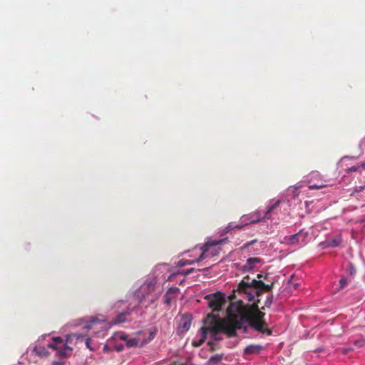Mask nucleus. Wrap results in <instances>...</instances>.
Wrapping results in <instances>:
<instances>
[{
  "instance_id": "f257e3e1",
  "label": "nucleus",
  "mask_w": 365,
  "mask_h": 365,
  "mask_svg": "<svg viewBox=\"0 0 365 365\" xmlns=\"http://www.w3.org/2000/svg\"><path fill=\"white\" fill-rule=\"evenodd\" d=\"M226 312L227 319L223 320L214 314L207 315L205 323L208 325L201 327L193 338V346H200L208 336L213 341L222 340L225 334L242 337H253L257 333L271 334L264 322L248 318L238 306L231 304Z\"/></svg>"
},
{
  "instance_id": "f03ea898",
  "label": "nucleus",
  "mask_w": 365,
  "mask_h": 365,
  "mask_svg": "<svg viewBox=\"0 0 365 365\" xmlns=\"http://www.w3.org/2000/svg\"><path fill=\"white\" fill-rule=\"evenodd\" d=\"M169 267L167 264H160L148 276L142 284L134 292L133 296L138 303V309L155 308L156 302L164 291V284L172 281L175 274L167 273Z\"/></svg>"
},
{
  "instance_id": "7ed1b4c3",
  "label": "nucleus",
  "mask_w": 365,
  "mask_h": 365,
  "mask_svg": "<svg viewBox=\"0 0 365 365\" xmlns=\"http://www.w3.org/2000/svg\"><path fill=\"white\" fill-rule=\"evenodd\" d=\"M281 200L272 199L268 201L266 205V210L258 209L255 212L247 215H243L238 223L230 222L223 230H222L221 235H225L230 230L237 228L243 229L245 226L251 224H255L266 220H275L279 219L278 216V208Z\"/></svg>"
},
{
  "instance_id": "20e7f679",
  "label": "nucleus",
  "mask_w": 365,
  "mask_h": 365,
  "mask_svg": "<svg viewBox=\"0 0 365 365\" xmlns=\"http://www.w3.org/2000/svg\"><path fill=\"white\" fill-rule=\"evenodd\" d=\"M138 309L136 305L132 306L129 299H119L111 303L108 309V313L114 317L110 322L107 318L105 322L101 323V330L96 331L95 334L99 336L105 337L108 329L112 327L120 325L130 320L131 314L138 312Z\"/></svg>"
},
{
  "instance_id": "39448f33",
  "label": "nucleus",
  "mask_w": 365,
  "mask_h": 365,
  "mask_svg": "<svg viewBox=\"0 0 365 365\" xmlns=\"http://www.w3.org/2000/svg\"><path fill=\"white\" fill-rule=\"evenodd\" d=\"M37 343L32 351L40 357L48 356L49 350L55 351L59 357H66L73 351V348L64 344L60 336L51 337L50 334H43L38 338Z\"/></svg>"
},
{
  "instance_id": "423d86ee",
  "label": "nucleus",
  "mask_w": 365,
  "mask_h": 365,
  "mask_svg": "<svg viewBox=\"0 0 365 365\" xmlns=\"http://www.w3.org/2000/svg\"><path fill=\"white\" fill-rule=\"evenodd\" d=\"M106 319L103 315H98L90 317H84L79 319L76 325L82 327V331L80 332H74L66 336V344L67 346L72 344H78V342H83L85 338L87 336V332L88 331H93V334L97 338H102L101 336H97L95 332L101 330V326L102 322H105Z\"/></svg>"
},
{
  "instance_id": "0eeeda50",
  "label": "nucleus",
  "mask_w": 365,
  "mask_h": 365,
  "mask_svg": "<svg viewBox=\"0 0 365 365\" xmlns=\"http://www.w3.org/2000/svg\"><path fill=\"white\" fill-rule=\"evenodd\" d=\"M269 289V286L263 282L257 280L255 278H250L249 275H247L243 277L238 284L237 290L245 299L257 306V302H259V299L256 300V297Z\"/></svg>"
},
{
  "instance_id": "6e6552de",
  "label": "nucleus",
  "mask_w": 365,
  "mask_h": 365,
  "mask_svg": "<svg viewBox=\"0 0 365 365\" xmlns=\"http://www.w3.org/2000/svg\"><path fill=\"white\" fill-rule=\"evenodd\" d=\"M157 333V329L152 327L148 329L136 331L133 336L128 335L127 348H142L153 341Z\"/></svg>"
},
{
  "instance_id": "1a4fd4ad",
  "label": "nucleus",
  "mask_w": 365,
  "mask_h": 365,
  "mask_svg": "<svg viewBox=\"0 0 365 365\" xmlns=\"http://www.w3.org/2000/svg\"><path fill=\"white\" fill-rule=\"evenodd\" d=\"M227 241H228V239L227 237L220 239V240H209L203 245L196 246L194 248V250H192V252H197V250L200 251V253L196 259H182L177 262L176 266L178 267H182L185 265H191L195 262H201L207 257V252L209 251V249L211 247L222 245Z\"/></svg>"
},
{
  "instance_id": "9d476101",
  "label": "nucleus",
  "mask_w": 365,
  "mask_h": 365,
  "mask_svg": "<svg viewBox=\"0 0 365 365\" xmlns=\"http://www.w3.org/2000/svg\"><path fill=\"white\" fill-rule=\"evenodd\" d=\"M302 189H304V187L302 185L289 187L279 198H274L275 200H281L278 210H280L281 206L284 204L289 207H296L299 205L302 202L301 195L305 192Z\"/></svg>"
},
{
  "instance_id": "9b49d317",
  "label": "nucleus",
  "mask_w": 365,
  "mask_h": 365,
  "mask_svg": "<svg viewBox=\"0 0 365 365\" xmlns=\"http://www.w3.org/2000/svg\"><path fill=\"white\" fill-rule=\"evenodd\" d=\"M310 239L309 232L305 230V229H302L297 233L285 236L283 239V243L294 246L296 248H299L306 245L309 242Z\"/></svg>"
},
{
  "instance_id": "f8f14e48",
  "label": "nucleus",
  "mask_w": 365,
  "mask_h": 365,
  "mask_svg": "<svg viewBox=\"0 0 365 365\" xmlns=\"http://www.w3.org/2000/svg\"><path fill=\"white\" fill-rule=\"evenodd\" d=\"M110 344L115 351L120 352L127 348V341H128V334L125 331H118L113 334L109 338Z\"/></svg>"
},
{
  "instance_id": "ddd939ff",
  "label": "nucleus",
  "mask_w": 365,
  "mask_h": 365,
  "mask_svg": "<svg viewBox=\"0 0 365 365\" xmlns=\"http://www.w3.org/2000/svg\"><path fill=\"white\" fill-rule=\"evenodd\" d=\"M205 299L212 312H216L220 311L222 305L226 302V296L224 293L218 292L207 294Z\"/></svg>"
},
{
  "instance_id": "4468645a",
  "label": "nucleus",
  "mask_w": 365,
  "mask_h": 365,
  "mask_svg": "<svg viewBox=\"0 0 365 365\" xmlns=\"http://www.w3.org/2000/svg\"><path fill=\"white\" fill-rule=\"evenodd\" d=\"M305 182L308 184L309 190H319L327 187L325 180H324L318 171H312L305 177Z\"/></svg>"
},
{
  "instance_id": "2eb2a0df",
  "label": "nucleus",
  "mask_w": 365,
  "mask_h": 365,
  "mask_svg": "<svg viewBox=\"0 0 365 365\" xmlns=\"http://www.w3.org/2000/svg\"><path fill=\"white\" fill-rule=\"evenodd\" d=\"M263 264V259L259 257H249L245 263L238 264L237 267L242 273L258 270Z\"/></svg>"
},
{
  "instance_id": "dca6fc26",
  "label": "nucleus",
  "mask_w": 365,
  "mask_h": 365,
  "mask_svg": "<svg viewBox=\"0 0 365 365\" xmlns=\"http://www.w3.org/2000/svg\"><path fill=\"white\" fill-rule=\"evenodd\" d=\"M192 317L190 314L183 315L178 324L177 329V334L178 335H182L186 333L190 328L192 324Z\"/></svg>"
},
{
  "instance_id": "f3484780",
  "label": "nucleus",
  "mask_w": 365,
  "mask_h": 365,
  "mask_svg": "<svg viewBox=\"0 0 365 365\" xmlns=\"http://www.w3.org/2000/svg\"><path fill=\"white\" fill-rule=\"evenodd\" d=\"M180 289L176 287H170L168 288L164 296V303L166 305H170L173 299L178 295Z\"/></svg>"
},
{
  "instance_id": "a211bd4d",
  "label": "nucleus",
  "mask_w": 365,
  "mask_h": 365,
  "mask_svg": "<svg viewBox=\"0 0 365 365\" xmlns=\"http://www.w3.org/2000/svg\"><path fill=\"white\" fill-rule=\"evenodd\" d=\"M262 346L261 345H249L244 349V354L245 355L256 354L259 353Z\"/></svg>"
},
{
  "instance_id": "6ab92c4d",
  "label": "nucleus",
  "mask_w": 365,
  "mask_h": 365,
  "mask_svg": "<svg viewBox=\"0 0 365 365\" xmlns=\"http://www.w3.org/2000/svg\"><path fill=\"white\" fill-rule=\"evenodd\" d=\"M330 247H336L341 242V236L340 235H336L334 237L331 239H328Z\"/></svg>"
},
{
  "instance_id": "aec40b11",
  "label": "nucleus",
  "mask_w": 365,
  "mask_h": 365,
  "mask_svg": "<svg viewBox=\"0 0 365 365\" xmlns=\"http://www.w3.org/2000/svg\"><path fill=\"white\" fill-rule=\"evenodd\" d=\"M222 359V355L221 354H215L212 356L208 361L210 365H215L218 364Z\"/></svg>"
},
{
  "instance_id": "412c9836",
  "label": "nucleus",
  "mask_w": 365,
  "mask_h": 365,
  "mask_svg": "<svg viewBox=\"0 0 365 365\" xmlns=\"http://www.w3.org/2000/svg\"><path fill=\"white\" fill-rule=\"evenodd\" d=\"M361 168H363V169L365 170V163H361V164H358V165H354V166H351V167L349 168L346 170V173H352V172H356V171L359 170Z\"/></svg>"
},
{
  "instance_id": "4be33fe9",
  "label": "nucleus",
  "mask_w": 365,
  "mask_h": 365,
  "mask_svg": "<svg viewBox=\"0 0 365 365\" xmlns=\"http://www.w3.org/2000/svg\"><path fill=\"white\" fill-rule=\"evenodd\" d=\"M86 346L91 351H95L96 347V346L93 345V339L90 337H86L84 341Z\"/></svg>"
},
{
  "instance_id": "5701e85b",
  "label": "nucleus",
  "mask_w": 365,
  "mask_h": 365,
  "mask_svg": "<svg viewBox=\"0 0 365 365\" xmlns=\"http://www.w3.org/2000/svg\"><path fill=\"white\" fill-rule=\"evenodd\" d=\"M195 271V269L194 268H190L189 269H187L185 271H182V272H174L173 274H175V276L173 278V280H175V279L178 277V275L179 274H182V276H187V275H189L191 273H192L193 272Z\"/></svg>"
},
{
  "instance_id": "b1692460",
  "label": "nucleus",
  "mask_w": 365,
  "mask_h": 365,
  "mask_svg": "<svg viewBox=\"0 0 365 365\" xmlns=\"http://www.w3.org/2000/svg\"><path fill=\"white\" fill-rule=\"evenodd\" d=\"M103 351L104 352H110L113 351V347L111 346V344H110L109 339L107 340L106 343L103 346Z\"/></svg>"
},
{
  "instance_id": "393cba45",
  "label": "nucleus",
  "mask_w": 365,
  "mask_h": 365,
  "mask_svg": "<svg viewBox=\"0 0 365 365\" xmlns=\"http://www.w3.org/2000/svg\"><path fill=\"white\" fill-rule=\"evenodd\" d=\"M319 247L321 249H322V250L326 249V248H328V247H330V245H329V240H328V239H327V240H324V241H323V242H320V243L319 244Z\"/></svg>"
},
{
  "instance_id": "a878e982",
  "label": "nucleus",
  "mask_w": 365,
  "mask_h": 365,
  "mask_svg": "<svg viewBox=\"0 0 365 365\" xmlns=\"http://www.w3.org/2000/svg\"><path fill=\"white\" fill-rule=\"evenodd\" d=\"M347 284V279L346 277H342L339 281V288H344Z\"/></svg>"
},
{
  "instance_id": "bb28decb",
  "label": "nucleus",
  "mask_w": 365,
  "mask_h": 365,
  "mask_svg": "<svg viewBox=\"0 0 365 365\" xmlns=\"http://www.w3.org/2000/svg\"><path fill=\"white\" fill-rule=\"evenodd\" d=\"M353 350V348L352 347H343L340 349L341 352L343 354H347L348 353H349L350 351H351Z\"/></svg>"
},
{
  "instance_id": "cd10ccee",
  "label": "nucleus",
  "mask_w": 365,
  "mask_h": 365,
  "mask_svg": "<svg viewBox=\"0 0 365 365\" xmlns=\"http://www.w3.org/2000/svg\"><path fill=\"white\" fill-rule=\"evenodd\" d=\"M52 365H64V361H53L52 363Z\"/></svg>"
},
{
  "instance_id": "c85d7f7f",
  "label": "nucleus",
  "mask_w": 365,
  "mask_h": 365,
  "mask_svg": "<svg viewBox=\"0 0 365 365\" xmlns=\"http://www.w3.org/2000/svg\"><path fill=\"white\" fill-rule=\"evenodd\" d=\"M255 242H256V240H252V241H250V242H249L246 243V244L245 245V247H248V246H250V245H253Z\"/></svg>"
},
{
  "instance_id": "c756f323",
  "label": "nucleus",
  "mask_w": 365,
  "mask_h": 365,
  "mask_svg": "<svg viewBox=\"0 0 365 365\" xmlns=\"http://www.w3.org/2000/svg\"><path fill=\"white\" fill-rule=\"evenodd\" d=\"M272 297H267V301H266V305H267L268 304H270L272 302Z\"/></svg>"
},
{
  "instance_id": "7c9ffc66",
  "label": "nucleus",
  "mask_w": 365,
  "mask_h": 365,
  "mask_svg": "<svg viewBox=\"0 0 365 365\" xmlns=\"http://www.w3.org/2000/svg\"><path fill=\"white\" fill-rule=\"evenodd\" d=\"M184 281V279L180 280V284H181Z\"/></svg>"
}]
</instances>
